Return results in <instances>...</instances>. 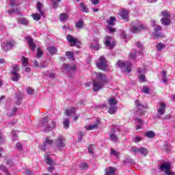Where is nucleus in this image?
<instances>
[{
    "label": "nucleus",
    "mask_w": 175,
    "mask_h": 175,
    "mask_svg": "<svg viewBox=\"0 0 175 175\" xmlns=\"http://www.w3.org/2000/svg\"><path fill=\"white\" fill-rule=\"evenodd\" d=\"M75 27L78 29H81L84 27V21L79 20L75 23Z\"/></svg>",
    "instance_id": "obj_29"
},
{
    "label": "nucleus",
    "mask_w": 175,
    "mask_h": 175,
    "mask_svg": "<svg viewBox=\"0 0 175 175\" xmlns=\"http://www.w3.org/2000/svg\"><path fill=\"white\" fill-rule=\"evenodd\" d=\"M109 139L111 140V142H118V137L116 135V134L111 133L109 134Z\"/></svg>",
    "instance_id": "obj_35"
},
{
    "label": "nucleus",
    "mask_w": 175,
    "mask_h": 175,
    "mask_svg": "<svg viewBox=\"0 0 175 175\" xmlns=\"http://www.w3.org/2000/svg\"><path fill=\"white\" fill-rule=\"evenodd\" d=\"M16 148L18 151H23V145L20 143H16Z\"/></svg>",
    "instance_id": "obj_59"
},
{
    "label": "nucleus",
    "mask_w": 175,
    "mask_h": 175,
    "mask_svg": "<svg viewBox=\"0 0 175 175\" xmlns=\"http://www.w3.org/2000/svg\"><path fill=\"white\" fill-rule=\"evenodd\" d=\"M138 152H139V154L141 155L146 157L147 155V154H148V149H147L144 147L139 148Z\"/></svg>",
    "instance_id": "obj_27"
},
{
    "label": "nucleus",
    "mask_w": 175,
    "mask_h": 175,
    "mask_svg": "<svg viewBox=\"0 0 175 175\" xmlns=\"http://www.w3.org/2000/svg\"><path fill=\"white\" fill-rule=\"evenodd\" d=\"M43 55V51L40 48L37 49L36 58H40Z\"/></svg>",
    "instance_id": "obj_43"
},
{
    "label": "nucleus",
    "mask_w": 175,
    "mask_h": 175,
    "mask_svg": "<svg viewBox=\"0 0 175 175\" xmlns=\"http://www.w3.org/2000/svg\"><path fill=\"white\" fill-rule=\"evenodd\" d=\"M27 94H29V95H33V89H32L31 88H28L27 89Z\"/></svg>",
    "instance_id": "obj_61"
},
{
    "label": "nucleus",
    "mask_w": 175,
    "mask_h": 175,
    "mask_svg": "<svg viewBox=\"0 0 175 175\" xmlns=\"http://www.w3.org/2000/svg\"><path fill=\"white\" fill-rule=\"evenodd\" d=\"M110 154L111 155L116 157V158H118L120 157V152H118L117 150H115L114 149H111Z\"/></svg>",
    "instance_id": "obj_46"
},
{
    "label": "nucleus",
    "mask_w": 175,
    "mask_h": 175,
    "mask_svg": "<svg viewBox=\"0 0 175 175\" xmlns=\"http://www.w3.org/2000/svg\"><path fill=\"white\" fill-rule=\"evenodd\" d=\"M19 12H20V10L18 8H16L15 10L12 9V10H8L9 14H13L14 13H19Z\"/></svg>",
    "instance_id": "obj_49"
},
{
    "label": "nucleus",
    "mask_w": 175,
    "mask_h": 175,
    "mask_svg": "<svg viewBox=\"0 0 175 175\" xmlns=\"http://www.w3.org/2000/svg\"><path fill=\"white\" fill-rule=\"evenodd\" d=\"M21 98H23V96H21V93L18 92L16 94V105H21Z\"/></svg>",
    "instance_id": "obj_37"
},
{
    "label": "nucleus",
    "mask_w": 175,
    "mask_h": 175,
    "mask_svg": "<svg viewBox=\"0 0 175 175\" xmlns=\"http://www.w3.org/2000/svg\"><path fill=\"white\" fill-rule=\"evenodd\" d=\"M25 39L27 42V44L29 49H31V51H33L35 49H36V44H35V42H33V40L32 39V38L26 37Z\"/></svg>",
    "instance_id": "obj_17"
},
{
    "label": "nucleus",
    "mask_w": 175,
    "mask_h": 175,
    "mask_svg": "<svg viewBox=\"0 0 175 175\" xmlns=\"http://www.w3.org/2000/svg\"><path fill=\"white\" fill-rule=\"evenodd\" d=\"M59 20L62 23L64 21H68V20H69V16L68 15V14L62 13L59 14Z\"/></svg>",
    "instance_id": "obj_25"
},
{
    "label": "nucleus",
    "mask_w": 175,
    "mask_h": 175,
    "mask_svg": "<svg viewBox=\"0 0 175 175\" xmlns=\"http://www.w3.org/2000/svg\"><path fill=\"white\" fill-rule=\"evenodd\" d=\"M145 70H146V68H144V69L138 68L137 70L138 73H139V80H140V81H144V79H146V77L144 76V75H143Z\"/></svg>",
    "instance_id": "obj_23"
},
{
    "label": "nucleus",
    "mask_w": 175,
    "mask_h": 175,
    "mask_svg": "<svg viewBox=\"0 0 175 175\" xmlns=\"http://www.w3.org/2000/svg\"><path fill=\"white\" fill-rule=\"evenodd\" d=\"M163 147L167 152H170V146H169V142L167 141L165 142Z\"/></svg>",
    "instance_id": "obj_47"
},
{
    "label": "nucleus",
    "mask_w": 175,
    "mask_h": 175,
    "mask_svg": "<svg viewBox=\"0 0 175 175\" xmlns=\"http://www.w3.org/2000/svg\"><path fill=\"white\" fill-rule=\"evenodd\" d=\"M142 91V92H144V94H148L150 88L147 86H144Z\"/></svg>",
    "instance_id": "obj_56"
},
{
    "label": "nucleus",
    "mask_w": 175,
    "mask_h": 175,
    "mask_svg": "<svg viewBox=\"0 0 175 175\" xmlns=\"http://www.w3.org/2000/svg\"><path fill=\"white\" fill-rule=\"evenodd\" d=\"M165 35H163V33H153V38L154 39H158L159 38H164Z\"/></svg>",
    "instance_id": "obj_40"
},
{
    "label": "nucleus",
    "mask_w": 175,
    "mask_h": 175,
    "mask_svg": "<svg viewBox=\"0 0 175 175\" xmlns=\"http://www.w3.org/2000/svg\"><path fill=\"white\" fill-rule=\"evenodd\" d=\"M51 144H53V139H50L49 137H46L44 144L40 145L39 148L40 150H42V151H46L47 147H49V146H51Z\"/></svg>",
    "instance_id": "obj_13"
},
{
    "label": "nucleus",
    "mask_w": 175,
    "mask_h": 175,
    "mask_svg": "<svg viewBox=\"0 0 175 175\" xmlns=\"http://www.w3.org/2000/svg\"><path fill=\"white\" fill-rule=\"evenodd\" d=\"M165 111H166V103L163 102H160L159 103V106L157 108V113L156 115L157 118H161L162 116H164Z\"/></svg>",
    "instance_id": "obj_7"
},
{
    "label": "nucleus",
    "mask_w": 175,
    "mask_h": 175,
    "mask_svg": "<svg viewBox=\"0 0 175 175\" xmlns=\"http://www.w3.org/2000/svg\"><path fill=\"white\" fill-rule=\"evenodd\" d=\"M85 135V133L84 131H79L78 133V142H81L83 139V136Z\"/></svg>",
    "instance_id": "obj_48"
},
{
    "label": "nucleus",
    "mask_w": 175,
    "mask_h": 175,
    "mask_svg": "<svg viewBox=\"0 0 175 175\" xmlns=\"http://www.w3.org/2000/svg\"><path fill=\"white\" fill-rule=\"evenodd\" d=\"M66 56L68 58V59H71V61H73L75 59V57H73L72 51L66 52Z\"/></svg>",
    "instance_id": "obj_38"
},
{
    "label": "nucleus",
    "mask_w": 175,
    "mask_h": 175,
    "mask_svg": "<svg viewBox=\"0 0 175 175\" xmlns=\"http://www.w3.org/2000/svg\"><path fill=\"white\" fill-rule=\"evenodd\" d=\"M144 29H147V26L144 25L140 21H135L131 23V31L133 33H137V32H142V31H144Z\"/></svg>",
    "instance_id": "obj_2"
},
{
    "label": "nucleus",
    "mask_w": 175,
    "mask_h": 175,
    "mask_svg": "<svg viewBox=\"0 0 175 175\" xmlns=\"http://www.w3.org/2000/svg\"><path fill=\"white\" fill-rule=\"evenodd\" d=\"M16 45L14 40L5 41L1 44V47L4 51H8V50H12L13 46Z\"/></svg>",
    "instance_id": "obj_9"
},
{
    "label": "nucleus",
    "mask_w": 175,
    "mask_h": 175,
    "mask_svg": "<svg viewBox=\"0 0 175 175\" xmlns=\"http://www.w3.org/2000/svg\"><path fill=\"white\" fill-rule=\"evenodd\" d=\"M25 173L26 175H32V171L30 170H25Z\"/></svg>",
    "instance_id": "obj_64"
},
{
    "label": "nucleus",
    "mask_w": 175,
    "mask_h": 175,
    "mask_svg": "<svg viewBox=\"0 0 175 175\" xmlns=\"http://www.w3.org/2000/svg\"><path fill=\"white\" fill-rule=\"evenodd\" d=\"M136 46L138 49H139V54H142L143 53V50H144V46H143V45L142 44V43L140 42H137L136 43Z\"/></svg>",
    "instance_id": "obj_45"
},
{
    "label": "nucleus",
    "mask_w": 175,
    "mask_h": 175,
    "mask_svg": "<svg viewBox=\"0 0 175 175\" xmlns=\"http://www.w3.org/2000/svg\"><path fill=\"white\" fill-rule=\"evenodd\" d=\"M99 124H100V120L97 119L96 120V123L94 124H90V125H86L85 126V129L86 131H94V129H98L99 128Z\"/></svg>",
    "instance_id": "obj_15"
},
{
    "label": "nucleus",
    "mask_w": 175,
    "mask_h": 175,
    "mask_svg": "<svg viewBox=\"0 0 175 175\" xmlns=\"http://www.w3.org/2000/svg\"><path fill=\"white\" fill-rule=\"evenodd\" d=\"M48 51H49L50 54L53 55V54H55V53H57V48L54 46H50L48 48Z\"/></svg>",
    "instance_id": "obj_44"
},
{
    "label": "nucleus",
    "mask_w": 175,
    "mask_h": 175,
    "mask_svg": "<svg viewBox=\"0 0 175 175\" xmlns=\"http://www.w3.org/2000/svg\"><path fill=\"white\" fill-rule=\"evenodd\" d=\"M12 75H13L12 77V81H18V80H20V78L21 77L20 75H18L16 72H12Z\"/></svg>",
    "instance_id": "obj_30"
},
{
    "label": "nucleus",
    "mask_w": 175,
    "mask_h": 175,
    "mask_svg": "<svg viewBox=\"0 0 175 175\" xmlns=\"http://www.w3.org/2000/svg\"><path fill=\"white\" fill-rule=\"evenodd\" d=\"M131 151H133V152H139V148L132 147Z\"/></svg>",
    "instance_id": "obj_63"
},
{
    "label": "nucleus",
    "mask_w": 175,
    "mask_h": 175,
    "mask_svg": "<svg viewBox=\"0 0 175 175\" xmlns=\"http://www.w3.org/2000/svg\"><path fill=\"white\" fill-rule=\"evenodd\" d=\"M117 65L119 68H120L121 69H123V70L126 72V73H131V72L132 71V64L131 63H124L121 62V60H119L117 62Z\"/></svg>",
    "instance_id": "obj_4"
},
{
    "label": "nucleus",
    "mask_w": 175,
    "mask_h": 175,
    "mask_svg": "<svg viewBox=\"0 0 175 175\" xmlns=\"http://www.w3.org/2000/svg\"><path fill=\"white\" fill-rule=\"evenodd\" d=\"M48 121L47 117H45L41 119L40 122V128H41L42 131H44V132H50V131H51V126L47 124Z\"/></svg>",
    "instance_id": "obj_5"
},
{
    "label": "nucleus",
    "mask_w": 175,
    "mask_h": 175,
    "mask_svg": "<svg viewBox=\"0 0 175 175\" xmlns=\"http://www.w3.org/2000/svg\"><path fill=\"white\" fill-rule=\"evenodd\" d=\"M165 46H166V45H165L163 43L159 42L157 45V49L158 51H161V50H163V49H165Z\"/></svg>",
    "instance_id": "obj_41"
},
{
    "label": "nucleus",
    "mask_w": 175,
    "mask_h": 175,
    "mask_svg": "<svg viewBox=\"0 0 175 175\" xmlns=\"http://www.w3.org/2000/svg\"><path fill=\"white\" fill-rule=\"evenodd\" d=\"M105 40V44L107 46V47H109V49H114V46H116V43L113 42L111 44V37L107 36L106 37Z\"/></svg>",
    "instance_id": "obj_20"
},
{
    "label": "nucleus",
    "mask_w": 175,
    "mask_h": 175,
    "mask_svg": "<svg viewBox=\"0 0 175 175\" xmlns=\"http://www.w3.org/2000/svg\"><path fill=\"white\" fill-rule=\"evenodd\" d=\"M109 108L108 110V113L109 114H114L116 111H117V103H118V101L114 98H111L109 99Z\"/></svg>",
    "instance_id": "obj_3"
},
{
    "label": "nucleus",
    "mask_w": 175,
    "mask_h": 175,
    "mask_svg": "<svg viewBox=\"0 0 175 175\" xmlns=\"http://www.w3.org/2000/svg\"><path fill=\"white\" fill-rule=\"evenodd\" d=\"M106 28H107L109 33H114L116 32V29L111 27V26H106Z\"/></svg>",
    "instance_id": "obj_51"
},
{
    "label": "nucleus",
    "mask_w": 175,
    "mask_h": 175,
    "mask_svg": "<svg viewBox=\"0 0 175 175\" xmlns=\"http://www.w3.org/2000/svg\"><path fill=\"white\" fill-rule=\"evenodd\" d=\"M45 159L47 165H49V166L55 165V162H54V161H53V159H51V158H50L47 154H45Z\"/></svg>",
    "instance_id": "obj_24"
},
{
    "label": "nucleus",
    "mask_w": 175,
    "mask_h": 175,
    "mask_svg": "<svg viewBox=\"0 0 175 175\" xmlns=\"http://www.w3.org/2000/svg\"><path fill=\"white\" fill-rule=\"evenodd\" d=\"M119 16L122 17L124 21H129V10H125V9H122L120 12L118 13Z\"/></svg>",
    "instance_id": "obj_12"
},
{
    "label": "nucleus",
    "mask_w": 175,
    "mask_h": 175,
    "mask_svg": "<svg viewBox=\"0 0 175 175\" xmlns=\"http://www.w3.org/2000/svg\"><path fill=\"white\" fill-rule=\"evenodd\" d=\"M135 105L137 107V113H139L141 116L144 115V110L147 109V105H144L139 100H135Z\"/></svg>",
    "instance_id": "obj_8"
},
{
    "label": "nucleus",
    "mask_w": 175,
    "mask_h": 175,
    "mask_svg": "<svg viewBox=\"0 0 175 175\" xmlns=\"http://www.w3.org/2000/svg\"><path fill=\"white\" fill-rule=\"evenodd\" d=\"M66 39L72 47H73V46H76V44H77V38H75V37L72 36L71 35H70V34L67 35Z\"/></svg>",
    "instance_id": "obj_18"
},
{
    "label": "nucleus",
    "mask_w": 175,
    "mask_h": 175,
    "mask_svg": "<svg viewBox=\"0 0 175 175\" xmlns=\"http://www.w3.org/2000/svg\"><path fill=\"white\" fill-rule=\"evenodd\" d=\"M161 16L163 18H170V12L167 10L163 11L161 12Z\"/></svg>",
    "instance_id": "obj_36"
},
{
    "label": "nucleus",
    "mask_w": 175,
    "mask_h": 175,
    "mask_svg": "<svg viewBox=\"0 0 175 175\" xmlns=\"http://www.w3.org/2000/svg\"><path fill=\"white\" fill-rule=\"evenodd\" d=\"M46 76H49L51 79H53L54 77V72H51V71H46Z\"/></svg>",
    "instance_id": "obj_54"
},
{
    "label": "nucleus",
    "mask_w": 175,
    "mask_h": 175,
    "mask_svg": "<svg viewBox=\"0 0 175 175\" xmlns=\"http://www.w3.org/2000/svg\"><path fill=\"white\" fill-rule=\"evenodd\" d=\"M96 79L93 81V91L97 92L99 90H102L105 84L107 83V77L106 75L102 72L96 73Z\"/></svg>",
    "instance_id": "obj_1"
},
{
    "label": "nucleus",
    "mask_w": 175,
    "mask_h": 175,
    "mask_svg": "<svg viewBox=\"0 0 175 175\" xmlns=\"http://www.w3.org/2000/svg\"><path fill=\"white\" fill-rule=\"evenodd\" d=\"M18 132L17 131H13L12 132V140H14V142H16V140H17V139H18V135H17Z\"/></svg>",
    "instance_id": "obj_42"
},
{
    "label": "nucleus",
    "mask_w": 175,
    "mask_h": 175,
    "mask_svg": "<svg viewBox=\"0 0 175 175\" xmlns=\"http://www.w3.org/2000/svg\"><path fill=\"white\" fill-rule=\"evenodd\" d=\"M92 147H94V145H90L88 148V151L89 152V154H94V152L92 151Z\"/></svg>",
    "instance_id": "obj_62"
},
{
    "label": "nucleus",
    "mask_w": 175,
    "mask_h": 175,
    "mask_svg": "<svg viewBox=\"0 0 175 175\" xmlns=\"http://www.w3.org/2000/svg\"><path fill=\"white\" fill-rule=\"evenodd\" d=\"M70 124V121L69 120V118H65L63 121L64 128H65V129H68Z\"/></svg>",
    "instance_id": "obj_34"
},
{
    "label": "nucleus",
    "mask_w": 175,
    "mask_h": 175,
    "mask_svg": "<svg viewBox=\"0 0 175 175\" xmlns=\"http://www.w3.org/2000/svg\"><path fill=\"white\" fill-rule=\"evenodd\" d=\"M36 8L38 13L40 14V16L44 17V13H46V10H44V5L43 3H40V1H38L36 4Z\"/></svg>",
    "instance_id": "obj_16"
},
{
    "label": "nucleus",
    "mask_w": 175,
    "mask_h": 175,
    "mask_svg": "<svg viewBox=\"0 0 175 175\" xmlns=\"http://www.w3.org/2000/svg\"><path fill=\"white\" fill-rule=\"evenodd\" d=\"M154 31L155 32H159L160 31H162V27L161 25H157L154 27Z\"/></svg>",
    "instance_id": "obj_52"
},
{
    "label": "nucleus",
    "mask_w": 175,
    "mask_h": 175,
    "mask_svg": "<svg viewBox=\"0 0 175 175\" xmlns=\"http://www.w3.org/2000/svg\"><path fill=\"white\" fill-rule=\"evenodd\" d=\"M21 61L23 66H28V58L23 56L21 58Z\"/></svg>",
    "instance_id": "obj_39"
},
{
    "label": "nucleus",
    "mask_w": 175,
    "mask_h": 175,
    "mask_svg": "<svg viewBox=\"0 0 175 175\" xmlns=\"http://www.w3.org/2000/svg\"><path fill=\"white\" fill-rule=\"evenodd\" d=\"M133 142H134V143L142 142V138L140 137H135L133 139Z\"/></svg>",
    "instance_id": "obj_60"
},
{
    "label": "nucleus",
    "mask_w": 175,
    "mask_h": 175,
    "mask_svg": "<svg viewBox=\"0 0 175 175\" xmlns=\"http://www.w3.org/2000/svg\"><path fill=\"white\" fill-rule=\"evenodd\" d=\"M129 58L131 59H135L136 58V51L134 50V53H130Z\"/></svg>",
    "instance_id": "obj_53"
},
{
    "label": "nucleus",
    "mask_w": 175,
    "mask_h": 175,
    "mask_svg": "<svg viewBox=\"0 0 175 175\" xmlns=\"http://www.w3.org/2000/svg\"><path fill=\"white\" fill-rule=\"evenodd\" d=\"M161 23L162 25L167 27L168 25H170V24H172V21H170V18H161Z\"/></svg>",
    "instance_id": "obj_21"
},
{
    "label": "nucleus",
    "mask_w": 175,
    "mask_h": 175,
    "mask_svg": "<svg viewBox=\"0 0 175 175\" xmlns=\"http://www.w3.org/2000/svg\"><path fill=\"white\" fill-rule=\"evenodd\" d=\"M62 69L63 72H66L67 73H74V72L76 71V66H70L69 64H64L62 66Z\"/></svg>",
    "instance_id": "obj_10"
},
{
    "label": "nucleus",
    "mask_w": 175,
    "mask_h": 175,
    "mask_svg": "<svg viewBox=\"0 0 175 175\" xmlns=\"http://www.w3.org/2000/svg\"><path fill=\"white\" fill-rule=\"evenodd\" d=\"M161 170H165V174L167 175H174V173L170 171V163H165L161 165Z\"/></svg>",
    "instance_id": "obj_11"
},
{
    "label": "nucleus",
    "mask_w": 175,
    "mask_h": 175,
    "mask_svg": "<svg viewBox=\"0 0 175 175\" xmlns=\"http://www.w3.org/2000/svg\"><path fill=\"white\" fill-rule=\"evenodd\" d=\"M0 169H1V170H2V172H5V175H10L9 172H8V169H6V166L1 165L0 166Z\"/></svg>",
    "instance_id": "obj_50"
},
{
    "label": "nucleus",
    "mask_w": 175,
    "mask_h": 175,
    "mask_svg": "<svg viewBox=\"0 0 175 175\" xmlns=\"http://www.w3.org/2000/svg\"><path fill=\"white\" fill-rule=\"evenodd\" d=\"M96 66L100 70H109V66L105 57L101 56L98 62H96Z\"/></svg>",
    "instance_id": "obj_6"
},
{
    "label": "nucleus",
    "mask_w": 175,
    "mask_h": 175,
    "mask_svg": "<svg viewBox=\"0 0 175 175\" xmlns=\"http://www.w3.org/2000/svg\"><path fill=\"white\" fill-rule=\"evenodd\" d=\"M31 17L35 21H39L42 18V15L38 13H34L31 14Z\"/></svg>",
    "instance_id": "obj_33"
},
{
    "label": "nucleus",
    "mask_w": 175,
    "mask_h": 175,
    "mask_svg": "<svg viewBox=\"0 0 175 175\" xmlns=\"http://www.w3.org/2000/svg\"><path fill=\"white\" fill-rule=\"evenodd\" d=\"M90 47H91L92 49H94L95 50H99V49H100V45H99V44H98V43H96L95 45H94V44H92L90 45Z\"/></svg>",
    "instance_id": "obj_55"
},
{
    "label": "nucleus",
    "mask_w": 175,
    "mask_h": 175,
    "mask_svg": "<svg viewBox=\"0 0 175 175\" xmlns=\"http://www.w3.org/2000/svg\"><path fill=\"white\" fill-rule=\"evenodd\" d=\"M20 71V67L18 66V65H15L14 66V70L12 72H15V73H17Z\"/></svg>",
    "instance_id": "obj_58"
},
{
    "label": "nucleus",
    "mask_w": 175,
    "mask_h": 175,
    "mask_svg": "<svg viewBox=\"0 0 175 175\" xmlns=\"http://www.w3.org/2000/svg\"><path fill=\"white\" fill-rule=\"evenodd\" d=\"M76 113V108H70V109H66L65 111L66 116H72Z\"/></svg>",
    "instance_id": "obj_32"
},
{
    "label": "nucleus",
    "mask_w": 175,
    "mask_h": 175,
    "mask_svg": "<svg viewBox=\"0 0 175 175\" xmlns=\"http://www.w3.org/2000/svg\"><path fill=\"white\" fill-rule=\"evenodd\" d=\"M18 23L21 24V25H29V21L25 18H21L18 20Z\"/></svg>",
    "instance_id": "obj_26"
},
{
    "label": "nucleus",
    "mask_w": 175,
    "mask_h": 175,
    "mask_svg": "<svg viewBox=\"0 0 175 175\" xmlns=\"http://www.w3.org/2000/svg\"><path fill=\"white\" fill-rule=\"evenodd\" d=\"M55 146L57 148H64L65 147V138L62 136H59L55 141Z\"/></svg>",
    "instance_id": "obj_14"
},
{
    "label": "nucleus",
    "mask_w": 175,
    "mask_h": 175,
    "mask_svg": "<svg viewBox=\"0 0 175 175\" xmlns=\"http://www.w3.org/2000/svg\"><path fill=\"white\" fill-rule=\"evenodd\" d=\"M145 136L148 139H153V137H155V133L152 131H148L145 133Z\"/></svg>",
    "instance_id": "obj_31"
},
{
    "label": "nucleus",
    "mask_w": 175,
    "mask_h": 175,
    "mask_svg": "<svg viewBox=\"0 0 175 175\" xmlns=\"http://www.w3.org/2000/svg\"><path fill=\"white\" fill-rule=\"evenodd\" d=\"M116 21H117V18L116 16H111L108 19H107L106 23L108 27H114L116 25Z\"/></svg>",
    "instance_id": "obj_19"
},
{
    "label": "nucleus",
    "mask_w": 175,
    "mask_h": 175,
    "mask_svg": "<svg viewBox=\"0 0 175 175\" xmlns=\"http://www.w3.org/2000/svg\"><path fill=\"white\" fill-rule=\"evenodd\" d=\"M136 130L142 129L143 128V120L140 118L135 119Z\"/></svg>",
    "instance_id": "obj_22"
},
{
    "label": "nucleus",
    "mask_w": 175,
    "mask_h": 175,
    "mask_svg": "<svg viewBox=\"0 0 175 175\" xmlns=\"http://www.w3.org/2000/svg\"><path fill=\"white\" fill-rule=\"evenodd\" d=\"M79 5H80V8H81L82 12H83L84 13H88V12H90L88 6H87V5H85V3H80Z\"/></svg>",
    "instance_id": "obj_28"
},
{
    "label": "nucleus",
    "mask_w": 175,
    "mask_h": 175,
    "mask_svg": "<svg viewBox=\"0 0 175 175\" xmlns=\"http://www.w3.org/2000/svg\"><path fill=\"white\" fill-rule=\"evenodd\" d=\"M79 167L81 169H88V165L85 163H81Z\"/></svg>",
    "instance_id": "obj_57"
}]
</instances>
